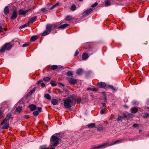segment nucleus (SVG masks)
I'll use <instances>...</instances> for the list:
<instances>
[{"label": "nucleus", "mask_w": 149, "mask_h": 149, "mask_svg": "<svg viewBox=\"0 0 149 149\" xmlns=\"http://www.w3.org/2000/svg\"><path fill=\"white\" fill-rule=\"evenodd\" d=\"M51 79V77H46L44 78L43 79V80L47 82L49 81Z\"/></svg>", "instance_id": "obj_26"}, {"label": "nucleus", "mask_w": 149, "mask_h": 149, "mask_svg": "<svg viewBox=\"0 0 149 149\" xmlns=\"http://www.w3.org/2000/svg\"><path fill=\"white\" fill-rule=\"evenodd\" d=\"M59 25L58 24H54L53 26V29H58V27L59 26H58V25Z\"/></svg>", "instance_id": "obj_34"}, {"label": "nucleus", "mask_w": 149, "mask_h": 149, "mask_svg": "<svg viewBox=\"0 0 149 149\" xmlns=\"http://www.w3.org/2000/svg\"><path fill=\"white\" fill-rule=\"evenodd\" d=\"M12 46L9 43H7L0 49V52H3L6 50H9L12 48Z\"/></svg>", "instance_id": "obj_4"}, {"label": "nucleus", "mask_w": 149, "mask_h": 149, "mask_svg": "<svg viewBox=\"0 0 149 149\" xmlns=\"http://www.w3.org/2000/svg\"><path fill=\"white\" fill-rule=\"evenodd\" d=\"M72 17L70 16H68L65 18V20L67 21H69L71 20Z\"/></svg>", "instance_id": "obj_27"}, {"label": "nucleus", "mask_w": 149, "mask_h": 149, "mask_svg": "<svg viewBox=\"0 0 149 149\" xmlns=\"http://www.w3.org/2000/svg\"><path fill=\"white\" fill-rule=\"evenodd\" d=\"M1 25V23L0 22V25Z\"/></svg>", "instance_id": "obj_63"}, {"label": "nucleus", "mask_w": 149, "mask_h": 149, "mask_svg": "<svg viewBox=\"0 0 149 149\" xmlns=\"http://www.w3.org/2000/svg\"><path fill=\"white\" fill-rule=\"evenodd\" d=\"M76 100V97L73 95L72 96L68 97L64 101V106L67 108H70L71 107L72 102L75 101Z\"/></svg>", "instance_id": "obj_2"}, {"label": "nucleus", "mask_w": 149, "mask_h": 149, "mask_svg": "<svg viewBox=\"0 0 149 149\" xmlns=\"http://www.w3.org/2000/svg\"><path fill=\"white\" fill-rule=\"evenodd\" d=\"M17 17V11L16 10H15L13 11V15L12 16H11V18L12 19H15Z\"/></svg>", "instance_id": "obj_13"}, {"label": "nucleus", "mask_w": 149, "mask_h": 149, "mask_svg": "<svg viewBox=\"0 0 149 149\" xmlns=\"http://www.w3.org/2000/svg\"><path fill=\"white\" fill-rule=\"evenodd\" d=\"M106 110V109H101L100 111V113L101 114H103L104 113V111Z\"/></svg>", "instance_id": "obj_39"}, {"label": "nucleus", "mask_w": 149, "mask_h": 149, "mask_svg": "<svg viewBox=\"0 0 149 149\" xmlns=\"http://www.w3.org/2000/svg\"><path fill=\"white\" fill-rule=\"evenodd\" d=\"M42 81V80H40V81H38L37 83L38 84H39Z\"/></svg>", "instance_id": "obj_55"}, {"label": "nucleus", "mask_w": 149, "mask_h": 149, "mask_svg": "<svg viewBox=\"0 0 149 149\" xmlns=\"http://www.w3.org/2000/svg\"><path fill=\"white\" fill-rule=\"evenodd\" d=\"M27 25H28V23H27L26 24H24L23 25H22L21 26H20L19 27V29H22L26 27L27 26Z\"/></svg>", "instance_id": "obj_37"}, {"label": "nucleus", "mask_w": 149, "mask_h": 149, "mask_svg": "<svg viewBox=\"0 0 149 149\" xmlns=\"http://www.w3.org/2000/svg\"><path fill=\"white\" fill-rule=\"evenodd\" d=\"M4 29L5 30H6V29Z\"/></svg>", "instance_id": "obj_62"}, {"label": "nucleus", "mask_w": 149, "mask_h": 149, "mask_svg": "<svg viewBox=\"0 0 149 149\" xmlns=\"http://www.w3.org/2000/svg\"><path fill=\"white\" fill-rule=\"evenodd\" d=\"M39 114V112L37 111H34L33 113V114L34 116H37Z\"/></svg>", "instance_id": "obj_35"}, {"label": "nucleus", "mask_w": 149, "mask_h": 149, "mask_svg": "<svg viewBox=\"0 0 149 149\" xmlns=\"http://www.w3.org/2000/svg\"><path fill=\"white\" fill-rule=\"evenodd\" d=\"M41 86L42 87H44L45 86V85L43 83L41 84Z\"/></svg>", "instance_id": "obj_51"}, {"label": "nucleus", "mask_w": 149, "mask_h": 149, "mask_svg": "<svg viewBox=\"0 0 149 149\" xmlns=\"http://www.w3.org/2000/svg\"><path fill=\"white\" fill-rule=\"evenodd\" d=\"M133 103L134 105H137L138 104V103L137 102L134 101H133Z\"/></svg>", "instance_id": "obj_50"}, {"label": "nucleus", "mask_w": 149, "mask_h": 149, "mask_svg": "<svg viewBox=\"0 0 149 149\" xmlns=\"http://www.w3.org/2000/svg\"><path fill=\"white\" fill-rule=\"evenodd\" d=\"M91 149H99L98 147V146L94 147L93 148H91Z\"/></svg>", "instance_id": "obj_48"}, {"label": "nucleus", "mask_w": 149, "mask_h": 149, "mask_svg": "<svg viewBox=\"0 0 149 149\" xmlns=\"http://www.w3.org/2000/svg\"><path fill=\"white\" fill-rule=\"evenodd\" d=\"M27 45H27V44H24L23 45H22V47H26V46H27Z\"/></svg>", "instance_id": "obj_53"}, {"label": "nucleus", "mask_w": 149, "mask_h": 149, "mask_svg": "<svg viewBox=\"0 0 149 149\" xmlns=\"http://www.w3.org/2000/svg\"><path fill=\"white\" fill-rule=\"evenodd\" d=\"M3 30V28L1 26H0V32H2Z\"/></svg>", "instance_id": "obj_52"}, {"label": "nucleus", "mask_w": 149, "mask_h": 149, "mask_svg": "<svg viewBox=\"0 0 149 149\" xmlns=\"http://www.w3.org/2000/svg\"><path fill=\"white\" fill-rule=\"evenodd\" d=\"M58 68V66L56 65H53L51 67V69L52 70H55Z\"/></svg>", "instance_id": "obj_32"}, {"label": "nucleus", "mask_w": 149, "mask_h": 149, "mask_svg": "<svg viewBox=\"0 0 149 149\" xmlns=\"http://www.w3.org/2000/svg\"><path fill=\"white\" fill-rule=\"evenodd\" d=\"M148 109H149V107L148 108Z\"/></svg>", "instance_id": "obj_64"}, {"label": "nucleus", "mask_w": 149, "mask_h": 149, "mask_svg": "<svg viewBox=\"0 0 149 149\" xmlns=\"http://www.w3.org/2000/svg\"><path fill=\"white\" fill-rule=\"evenodd\" d=\"M98 146V147L99 149H102V148L101 146L100 145Z\"/></svg>", "instance_id": "obj_54"}, {"label": "nucleus", "mask_w": 149, "mask_h": 149, "mask_svg": "<svg viewBox=\"0 0 149 149\" xmlns=\"http://www.w3.org/2000/svg\"><path fill=\"white\" fill-rule=\"evenodd\" d=\"M3 109L1 107H0V118L3 116Z\"/></svg>", "instance_id": "obj_29"}, {"label": "nucleus", "mask_w": 149, "mask_h": 149, "mask_svg": "<svg viewBox=\"0 0 149 149\" xmlns=\"http://www.w3.org/2000/svg\"><path fill=\"white\" fill-rule=\"evenodd\" d=\"M148 115H149V114L148 113H146V117H148V116H149Z\"/></svg>", "instance_id": "obj_57"}, {"label": "nucleus", "mask_w": 149, "mask_h": 149, "mask_svg": "<svg viewBox=\"0 0 149 149\" xmlns=\"http://www.w3.org/2000/svg\"><path fill=\"white\" fill-rule=\"evenodd\" d=\"M97 86L100 88H104L106 86V84L104 82H100L97 84Z\"/></svg>", "instance_id": "obj_10"}, {"label": "nucleus", "mask_w": 149, "mask_h": 149, "mask_svg": "<svg viewBox=\"0 0 149 149\" xmlns=\"http://www.w3.org/2000/svg\"><path fill=\"white\" fill-rule=\"evenodd\" d=\"M37 109L38 111H38L39 113L40 112L42 111V108L41 107H38Z\"/></svg>", "instance_id": "obj_46"}, {"label": "nucleus", "mask_w": 149, "mask_h": 149, "mask_svg": "<svg viewBox=\"0 0 149 149\" xmlns=\"http://www.w3.org/2000/svg\"><path fill=\"white\" fill-rule=\"evenodd\" d=\"M98 4V3L97 2H95L94 4L91 5V7L93 8L96 6Z\"/></svg>", "instance_id": "obj_44"}, {"label": "nucleus", "mask_w": 149, "mask_h": 149, "mask_svg": "<svg viewBox=\"0 0 149 149\" xmlns=\"http://www.w3.org/2000/svg\"><path fill=\"white\" fill-rule=\"evenodd\" d=\"M4 11L5 14H7L9 12V8L7 6L5 7L4 10Z\"/></svg>", "instance_id": "obj_22"}, {"label": "nucleus", "mask_w": 149, "mask_h": 149, "mask_svg": "<svg viewBox=\"0 0 149 149\" xmlns=\"http://www.w3.org/2000/svg\"><path fill=\"white\" fill-rule=\"evenodd\" d=\"M28 11V10L26 11H24L23 10L21 9L19 10V14L22 15H24Z\"/></svg>", "instance_id": "obj_14"}, {"label": "nucleus", "mask_w": 149, "mask_h": 149, "mask_svg": "<svg viewBox=\"0 0 149 149\" xmlns=\"http://www.w3.org/2000/svg\"><path fill=\"white\" fill-rule=\"evenodd\" d=\"M87 126L90 128H93L95 127V124L94 123H92L88 125Z\"/></svg>", "instance_id": "obj_21"}, {"label": "nucleus", "mask_w": 149, "mask_h": 149, "mask_svg": "<svg viewBox=\"0 0 149 149\" xmlns=\"http://www.w3.org/2000/svg\"><path fill=\"white\" fill-rule=\"evenodd\" d=\"M60 140L59 138L56 136L55 134L52 135L50 140L51 148H42L40 149H54L55 147L57 146L59 144V141Z\"/></svg>", "instance_id": "obj_1"}, {"label": "nucleus", "mask_w": 149, "mask_h": 149, "mask_svg": "<svg viewBox=\"0 0 149 149\" xmlns=\"http://www.w3.org/2000/svg\"><path fill=\"white\" fill-rule=\"evenodd\" d=\"M123 118L122 117L118 116V118L117 119L118 121H122Z\"/></svg>", "instance_id": "obj_42"}, {"label": "nucleus", "mask_w": 149, "mask_h": 149, "mask_svg": "<svg viewBox=\"0 0 149 149\" xmlns=\"http://www.w3.org/2000/svg\"><path fill=\"white\" fill-rule=\"evenodd\" d=\"M90 90L94 91H97V89L95 88H90Z\"/></svg>", "instance_id": "obj_45"}, {"label": "nucleus", "mask_w": 149, "mask_h": 149, "mask_svg": "<svg viewBox=\"0 0 149 149\" xmlns=\"http://www.w3.org/2000/svg\"><path fill=\"white\" fill-rule=\"evenodd\" d=\"M78 53H79L78 51V50H77L75 52L74 56H76L78 54Z\"/></svg>", "instance_id": "obj_47"}, {"label": "nucleus", "mask_w": 149, "mask_h": 149, "mask_svg": "<svg viewBox=\"0 0 149 149\" xmlns=\"http://www.w3.org/2000/svg\"><path fill=\"white\" fill-rule=\"evenodd\" d=\"M123 141V139H121L120 140H117L115 141L113 143L108 145V146H112V145H114L115 144H116L118 143H120L122 142Z\"/></svg>", "instance_id": "obj_11"}, {"label": "nucleus", "mask_w": 149, "mask_h": 149, "mask_svg": "<svg viewBox=\"0 0 149 149\" xmlns=\"http://www.w3.org/2000/svg\"><path fill=\"white\" fill-rule=\"evenodd\" d=\"M80 1H82L83 0H79Z\"/></svg>", "instance_id": "obj_61"}, {"label": "nucleus", "mask_w": 149, "mask_h": 149, "mask_svg": "<svg viewBox=\"0 0 149 149\" xmlns=\"http://www.w3.org/2000/svg\"><path fill=\"white\" fill-rule=\"evenodd\" d=\"M69 25V24H63L62 25L60 26H59L58 28V29H64L66 27H67Z\"/></svg>", "instance_id": "obj_20"}, {"label": "nucleus", "mask_w": 149, "mask_h": 149, "mask_svg": "<svg viewBox=\"0 0 149 149\" xmlns=\"http://www.w3.org/2000/svg\"><path fill=\"white\" fill-rule=\"evenodd\" d=\"M102 106H103V107H105V106H106V104L105 103H102Z\"/></svg>", "instance_id": "obj_56"}, {"label": "nucleus", "mask_w": 149, "mask_h": 149, "mask_svg": "<svg viewBox=\"0 0 149 149\" xmlns=\"http://www.w3.org/2000/svg\"><path fill=\"white\" fill-rule=\"evenodd\" d=\"M36 17H34L31 18H29V23H32L35 21L36 20Z\"/></svg>", "instance_id": "obj_15"}, {"label": "nucleus", "mask_w": 149, "mask_h": 149, "mask_svg": "<svg viewBox=\"0 0 149 149\" xmlns=\"http://www.w3.org/2000/svg\"><path fill=\"white\" fill-rule=\"evenodd\" d=\"M60 84V85H61V86H64V85H63V84Z\"/></svg>", "instance_id": "obj_58"}, {"label": "nucleus", "mask_w": 149, "mask_h": 149, "mask_svg": "<svg viewBox=\"0 0 149 149\" xmlns=\"http://www.w3.org/2000/svg\"><path fill=\"white\" fill-rule=\"evenodd\" d=\"M50 84L52 86H56L57 85L56 82L55 81H51Z\"/></svg>", "instance_id": "obj_31"}, {"label": "nucleus", "mask_w": 149, "mask_h": 149, "mask_svg": "<svg viewBox=\"0 0 149 149\" xmlns=\"http://www.w3.org/2000/svg\"><path fill=\"white\" fill-rule=\"evenodd\" d=\"M68 81L71 84H75L77 82V79L72 78H69Z\"/></svg>", "instance_id": "obj_7"}, {"label": "nucleus", "mask_w": 149, "mask_h": 149, "mask_svg": "<svg viewBox=\"0 0 149 149\" xmlns=\"http://www.w3.org/2000/svg\"><path fill=\"white\" fill-rule=\"evenodd\" d=\"M93 10L92 8H90L88 10L84 11L82 13V15L83 16H86L88 15L93 11Z\"/></svg>", "instance_id": "obj_6"}, {"label": "nucleus", "mask_w": 149, "mask_h": 149, "mask_svg": "<svg viewBox=\"0 0 149 149\" xmlns=\"http://www.w3.org/2000/svg\"><path fill=\"white\" fill-rule=\"evenodd\" d=\"M22 107H19L16 109V110L18 112H20L22 110Z\"/></svg>", "instance_id": "obj_36"}, {"label": "nucleus", "mask_w": 149, "mask_h": 149, "mask_svg": "<svg viewBox=\"0 0 149 149\" xmlns=\"http://www.w3.org/2000/svg\"><path fill=\"white\" fill-rule=\"evenodd\" d=\"M88 57V55L86 53H84L82 54V58L83 60H85Z\"/></svg>", "instance_id": "obj_17"}, {"label": "nucleus", "mask_w": 149, "mask_h": 149, "mask_svg": "<svg viewBox=\"0 0 149 149\" xmlns=\"http://www.w3.org/2000/svg\"><path fill=\"white\" fill-rule=\"evenodd\" d=\"M108 143H104L102 144H100L102 148H104L107 147V146H108Z\"/></svg>", "instance_id": "obj_23"}, {"label": "nucleus", "mask_w": 149, "mask_h": 149, "mask_svg": "<svg viewBox=\"0 0 149 149\" xmlns=\"http://www.w3.org/2000/svg\"><path fill=\"white\" fill-rule=\"evenodd\" d=\"M37 39V37L35 36H32L30 40L31 42H33L36 40Z\"/></svg>", "instance_id": "obj_28"}, {"label": "nucleus", "mask_w": 149, "mask_h": 149, "mask_svg": "<svg viewBox=\"0 0 149 149\" xmlns=\"http://www.w3.org/2000/svg\"><path fill=\"white\" fill-rule=\"evenodd\" d=\"M12 118V115L10 113L8 114L6 116V118L2 122L1 124L6 122H8L10 119Z\"/></svg>", "instance_id": "obj_5"}, {"label": "nucleus", "mask_w": 149, "mask_h": 149, "mask_svg": "<svg viewBox=\"0 0 149 149\" xmlns=\"http://www.w3.org/2000/svg\"><path fill=\"white\" fill-rule=\"evenodd\" d=\"M53 26L52 24H47L46 26V30L42 33V36H45L49 34L51 31V30L53 29Z\"/></svg>", "instance_id": "obj_3"}, {"label": "nucleus", "mask_w": 149, "mask_h": 149, "mask_svg": "<svg viewBox=\"0 0 149 149\" xmlns=\"http://www.w3.org/2000/svg\"><path fill=\"white\" fill-rule=\"evenodd\" d=\"M29 108L31 111H33L36 109L37 107L35 105L32 104L29 105Z\"/></svg>", "instance_id": "obj_9"}, {"label": "nucleus", "mask_w": 149, "mask_h": 149, "mask_svg": "<svg viewBox=\"0 0 149 149\" xmlns=\"http://www.w3.org/2000/svg\"><path fill=\"white\" fill-rule=\"evenodd\" d=\"M109 87L112 89V90H113L114 91H116L115 88H114V87H113L111 85H109Z\"/></svg>", "instance_id": "obj_43"}, {"label": "nucleus", "mask_w": 149, "mask_h": 149, "mask_svg": "<svg viewBox=\"0 0 149 149\" xmlns=\"http://www.w3.org/2000/svg\"><path fill=\"white\" fill-rule=\"evenodd\" d=\"M36 88H34L33 89L30 91L29 92V95H32L33 93L36 90Z\"/></svg>", "instance_id": "obj_25"}, {"label": "nucleus", "mask_w": 149, "mask_h": 149, "mask_svg": "<svg viewBox=\"0 0 149 149\" xmlns=\"http://www.w3.org/2000/svg\"><path fill=\"white\" fill-rule=\"evenodd\" d=\"M90 88H87V89L88 90H90Z\"/></svg>", "instance_id": "obj_59"}, {"label": "nucleus", "mask_w": 149, "mask_h": 149, "mask_svg": "<svg viewBox=\"0 0 149 149\" xmlns=\"http://www.w3.org/2000/svg\"><path fill=\"white\" fill-rule=\"evenodd\" d=\"M76 8V7L75 6L73 5L71 6V7L70 8V9L71 10L74 11L75 10Z\"/></svg>", "instance_id": "obj_40"}, {"label": "nucleus", "mask_w": 149, "mask_h": 149, "mask_svg": "<svg viewBox=\"0 0 149 149\" xmlns=\"http://www.w3.org/2000/svg\"><path fill=\"white\" fill-rule=\"evenodd\" d=\"M66 75L68 76H70L73 75V72L71 71H68L66 73Z\"/></svg>", "instance_id": "obj_30"}, {"label": "nucleus", "mask_w": 149, "mask_h": 149, "mask_svg": "<svg viewBox=\"0 0 149 149\" xmlns=\"http://www.w3.org/2000/svg\"><path fill=\"white\" fill-rule=\"evenodd\" d=\"M45 97L48 100H50L51 99V97L50 95L48 93L45 94L44 95Z\"/></svg>", "instance_id": "obj_24"}, {"label": "nucleus", "mask_w": 149, "mask_h": 149, "mask_svg": "<svg viewBox=\"0 0 149 149\" xmlns=\"http://www.w3.org/2000/svg\"><path fill=\"white\" fill-rule=\"evenodd\" d=\"M83 72V70L82 68L78 69L76 72L77 74L78 75H81L82 74Z\"/></svg>", "instance_id": "obj_16"}, {"label": "nucleus", "mask_w": 149, "mask_h": 149, "mask_svg": "<svg viewBox=\"0 0 149 149\" xmlns=\"http://www.w3.org/2000/svg\"><path fill=\"white\" fill-rule=\"evenodd\" d=\"M19 102H20V103H21V102L23 103V102L22 101H20Z\"/></svg>", "instance_id": "obj_60"}, {"label": "nucleus", "mask_w": 149, "mask_h": 149, "mask_svg": "<svg viewBox=\"0 0 149 149\" xmlns=\"http://www.w3.org/2000/svg\"><path fill=\"white\" fill-rule=\"evenodd\" d=\"M59 3L58 2H57L56 3L55 5H54L52 7H51L50 8V10H51L54 9V8H55L56 7L58 6L59 4Z\"/></svg>", "instance_id": "obj_33"}, {"label": "nucleus", "mask_w": 149, "mask_h": 149, "mask_svg": "<svg viewBox=\"0 0 149 149\" xmlns=\"http://www.w3.org/2000/svg\"><path fill=\"white\" fill-rule=\"evenodd\" d=\"M41 10L42 11L43 13H45V12L47 11L48 10L47 9L45 8H43L41 9Z\"/></svg>", "instance_id": "obj_38"}, {"label": "nucleus", "mask_w": 149, "mask_h": 149, "mask_svg": "<svg viewBox=\"0 0 149 149\" xmlns=\"http://www.w3.org/2000/svg\"><path fill=\"white\" fill-rule=\"evenodd\" d=\"M131 112L133 113H136L138 111V109L136 107L132 108L131 109Z\"/></svg>", "instance_id": "obj_18"}, {"label": "nucleus", "mask_w": 149, "mask_h": 149, "mask_svg": "<svg viewBox=\"0 0 149 149\" xmlns=\"http://www.w3.org/2000/svg\"><path fill=\"white\" fill-rule=\"evenodd\" d=\"M123 116H124V118H127V117L131 118L133 117L131 113H123Z\"/></svg>", "instance_id": "obj_12"}, {"label": "nucleus", "mask_w": 149, "mask_h": 149, "mask_svg": "<svg viewBox=\"0 0 149 149\" xmlns=\"http://www.w3.org/2000/svg\"><path fill=\"white\" fill-rule=\"evenodd\" d=\"M1 124H1V125H3L2 127V129H7L9 127V125L8 122H6V123H3V124Z\"/></svg>", "instance_id": "obj_8"}, {"label": "nucleus", "mask_w": 149, "mask_h": 149, "mask_svg": "<svg viewBox=\"0 0 149 149\" xmlns=\"http://www.w3.org/2000/svg\"><path fill=\"white\" fill-rule=\"evenodd\" d=\"M105 5L107 6H109L110 5V2L109 1H105Z\"/></svg>", "instance_id": "obj_41"}, {"label": "nucleus", "mask_w": 149, "mask_h": 149, "mask_svg": "<svg viewBox=\"0 0 149 149\" xmlns=\"http://www.w3.org/2000/svg\"><path fill=\"white\" fill-rule=\"evenodd\" d=\"M58 102V100L56 99H52L51 100V103L54 105L57 104Z\"/></svg>", "instance_id": "obj_19"}, {"label": "nucleus", "mask_w": 149, "mask_h": 149, "mask_svg": "<svg viewBox=\"0 0 149 149\" xmlns=\"http://www.w3.org/2000/svg\"><path fill=\"white\" fill-rule=\"evenodd\" d=\"M138 125L137 124H134L133 125V126L134 127L138 126Z\"/></svg>", "instance_id": "obj_49"}]
</instances>
